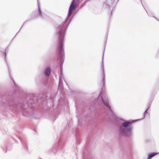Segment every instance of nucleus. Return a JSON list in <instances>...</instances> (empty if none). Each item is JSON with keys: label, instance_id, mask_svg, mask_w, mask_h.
<instances>
[{"label": "nucleus", "instance_id": "17", "mask_svg": "<svg viewBox=\"0 0 159 159\" xmlns=\"http://www.w3.org/2000/svg\"><path fill=\"white\" fill-rule=\"evenodd\" d=\"M140 1H141V2H142V0H140Z\"/></svg>", "mask_w": 159, "mask_h": 159}, {"label": "nucleus", "instance_id": "13", "mask_svg": "<svg viewBox=\"0 0 159 159\" xmlns=\"http://www.w3.org/2000/svg\"><path fill=\"white\" fill-rule=\"evenodd\" d=\"M142 6H143V7H144V9H145V11H146L147 12V13H148V12H147V11L145 10V8H144V6H143V4H142Z\"/></svg>", "mask_w": 159, "mask_h": 159}, {"label": "nucleus", "instance_id": "3", "mask_svg": "<svg viewBox=\"0 0 159 159\" xmlns=\"http://www.w3.org/2000/svg\"><path fill=\"white\" fill-rule=\"evenodd\" d=\"M29 103L31 104L33 103V102H29L28 101L27 103L20 104L18 106V109L24 116H28L30 115L33 110V107L31 106H30Z\"/></svg>", "mask_w": 159, "mask_h": 159}, {"label": "nucleus", "instance_id": "9", "mask_svg": "<svg viewBox=\"0 0 159 159\" xmlns=\"http://www.w3.org/2000/svg\"><path fill=\"white\" fill-rule=\"evenodd\" d=\"M43 13H42L41 11L38 3V16L41 17H43Z\"/></svg>", "mask_w": 159, "mask_h": 159}, {"label": "nucleus", "instance_id": "1", "mask_svg": "<svg viewBox=\"0 0 159 159\" xmlns=\"http://www.w3.org/2000/svg\"><path fill=\"white\" fill-rule=\"evenodd\" d=\"M80 0H73L69 7L68 14L64 23L58 26L56 29V36L58 38V41H64V37L68 24L70 21V17L80 2Z\"/></svg>", "mask_w": 159, "mask_h": 159}, {"label": "nucleus", "instance_id": "14", "mask_svg": "<svg viewBox=\"0 0 159 159\" xmlns=\"http://www.w3.org/2000/svg\"><path fill=\"white\" fill-rule=\"evenodd\" d=\"M108 7H109V8H110V6H109V5H108Z\"/></svg>", "mask_w": 159, "mask_h": 159}, {"label": "nucleus", "instance_id": "7", "mask_svg": "<svg viewBox=\"0 0 159 159\" xmlns=\"http://www.w3.org/2000/svg\"><path fill=\"white\" fill-rule=\"evenodd\" d=\"M103 55H104V54H103ZM103 57H102V64L101 68H102V82L103 84H104V79H105V76L104 71V69L103 66Z\"/></svg>", "mask_w": 159, "mask_h": 159}, {"label": "nucleus", "instance_id": "12", "mask_svg": "<svg viewBox=\"0 0 159 159\" xmlns=\"http://www.w3.org/2000/svg\"><path fill=\"white\" fill-rule=\"evenodd\" d=\"M61 78H60L59 80V87L60 84H61Z\"/></svg>", "mask_w": 159, "mask_h": 159}, {"label": "nucleus", "instance_id": "8", "mask_svg": "<svg viewBox=\"0 0 159 159\" xmlns=\"http://www.w3.org/2000/svg\"><path fill=\"white\" fill-rule=\"evenodd\" d=\"M158 154H159V152L157 153L154 152L150 153L148 155V159H151L153 157Z\"/></svg>", "mask_w": 159, "mask_h": 159}, {"label": "nucleus", "instance_id": "11", "mask_svg": "<svg viewBox=\"0 0 159 159\" xmlns=\"http://www.w3.org/2000/svg\"><path fill=\"white\" fill-rule=\"evenodd\" d=\"M24 149H25L27 151L28 150V148H27V145L25 144L24 145Z\"/></svg>", "mask_w": 159, "mask_h": 159}, {"label": "nucleus", "instance_id": "6", "mask_svg": "<svg viewBox=\"0 0 159 159\" xmlns=\"http://www.w3.org/2000/svg\"><path fill=\"white\" fill-rule=\"evenodd\" d=\"M44 75L47 77H49L51 73V69L50 66L46 67L43 71Z\"/></svg>", "mask_w": 159, "mask_h": 159}, {"label": "nucleus", "instance_id": "4", "mask_svg": "<svg viewBox=\"0 0 159 159\" xmlns=\"http://www.w3.org/2000/svg\"><path fill=\"white\" fill-rule=\"evenodd\" d=\"M63 146L61 143H56L52 147V148L49 150V153L55 154L57 152H63L64 151Z\"/></svg>", "mask_w": 159, "mask_h": 159}, {"label": "nucleus", "instance_id": "5", "mask_svg": "<svg viewBox=\"0 0 159 159\" xmlns=\"http://www.w3.org/2000/svg\"><path fill=\"white\" fill-rule=\"evenodd\" d=\"M102 93H101L99 95V96H101L103 103L106 107L108 111H109V113L111 114L113 118H114L115 117V116L112 111L111 107L109 104V101L108 99L107 98H103L102 97Z\"/></svg>", "mask_w": 159, "mask_h": 159}, {"label": "nucleus", "instance_id": "2", "mask_svg": "<svg viewBox=\"0 0 159 159\" xmlns=\"http://www.w3.org/2000/svg\"><path fill=\"white\" fill-rule=\"evenodd\" d=\"M132 122L126 121L119 126L120 136L127 137H130L133 136V126L131 125Z\"/></svg>", "mask_w": 159, "mask_h": 159}, {"label": "nucleus", "instance_id": "15", "mask_svg": "<svg viewBox=\"0 0 159 159\" xmlns=\"http://www.w3.org/2000/svg\"><path fill=\"white\" fill-rule=\"evenodd\" d=\"M4 54H5V56H6V52H5Z\"/></svg>", "mask_w": 159, "mask_h": 159}, {"label": "nucleus", "instance_id": "10", "mask_svg": "<svg viewBox=\"0 0 159 159\" xmlns=\"http://www.w3.org/2000/svg\"><path fill=\"white\" fill-rule=\"evenodd\" d=\"M150 106H149V107L145 111V112H144V118L146 116V115L148 113V110L149 107H150Z\"/></svg>", "mask_w": 159, "mask_h": 159}, {"label": "nucleus", "instance_id": "16", "mask_svg": "<svg viewBox=\"0 0 159 159\" xmlns=\"http://www.w3.org/2000/svg\"><path fill=\"white\" fill-rule=\"evenodd\" d=\"M78 122H79V119H78Z\"/></svg>", "mask_w": 159, "mask_h": 159}]
</instances>
